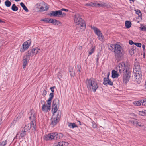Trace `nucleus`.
<instances>
[{"instance_id": "bf43d9fd", "label": "nucleus", "mask_w": 146, "mask_h": 146, "mask_svg": "<svg viewBox=\"0 0 146 146\" xmlns=\"http://www.w3.org/2000/svg\"><path fill=\"white\" fill-rule=\"evenodd\" d=\"M61 10V12H62V11H65L66 12H67V11H68V10L66 9H61V10Z\"/></svg>"}, {"instance_id": "39448f33", "label": "nucleus", "mask_w": 146, "mask_h": 146, "mask_svg": "<svg viewBox=\"0 0 146 146\" xmlns=\"http://www.w3.org/2000/svg\"><path fill=\"white\" fill-rule=\"evenodd\" d=\"M119 71H121L122 70H123L124 73L125 72L123 76V81L124 84H127L128 81V73H127V70L126 67L125 63L123 62L121 63L119 65Z\"/></svg>"}, {"instance_id": "4c0bfd02", "label": "nucleus", "mask_w": 146, "mask_h": 146, "mask_svg": "<svg viewBox=\"0 0 146 146\" xmlns=\"http://www.w3.org/2000/svg\"><path fill=\"white\" fill-rule=\"evenodd\" d=\"M98 39L100 41L102 42H103L104 41V38L103 35H102L98 37Z\"/></svg>"}, {"instance_id": "37998d69", "label": "nucleus", "mask_w": 146, "mask_h": 146, "mask_svg": "<svg viewBox=\"0 0 146 146\" xmlns=\"http://www.w3.org/2000/svg\"><path fill=\"white\" fill-rule=\"evenodd\" d=\"M131 70H130L128 68V80L130 78H131Z\"/></svg>"}, {"instance_id": "a878e982", "label": "nucleus", "mask_w": 146, "mask_h": 146, "mask_svg": "<svg viewBox=\"0 0 146 146\" xmlns=\"http://www.w3.org/2000/svg\"><path fill=\"white\" fill-rule=\"evenodd\" d=\"M115 46V44L113 45L111 44H108V47L109 49L110 50H111L113 51Z\"/></svg>"}, {"instance_id": "c85d7f7f", "label": "nucleus", "mask_w": 146, "mask_h": 146, "mask_svg": "<svg viewBox=\"0 0 146 146\" xmlns=\"http://www.w3.org/2000/svg\"><path fill=\"white\" fill-rule=\"evenodd\" d=\"M128 117H129L130 118L134 119H135L137 118L136 115L133 113H130Z\"/></svg>"}, {"instance_id": "603ef678", "label": "nucleus", "mask_w": 146, "mask_h": 146, "mask_svg": "<svg viewBox=\"0 0 146 146\" xmlns=\"http://www.w3.org/2000/svg\"><path fill=\"white\" fill-rule=\"evenodd\" d=\"M47 93V91L46 90H44L43 91L42 95L44 97H45V96L46 95Z\"/></svg>"}, {"instance_id": "473e14b6", "label": "nucleus", "mask_w": 146, "mask_h": 146, "mask_svg": "<svg viewBox=\"0 0 146 146\" xmlns=\"http://www.w3.org/2000/svg\"><path fill=\"white\" fill-rule=\"evenodd\" d=\"M116 60L117 62H119L122 59L121 55H115Z\"/></svg>"}, {"instance_id": "1a4fd4ad", "label": "nucleus", "mask_w": 146, "mask_h": 146, "mask_svg": "<svg viewBox=\"0 0 146 146\" xmlns=\"http://www.w3.org/2000/svg\"><path fill=\"white\" fill-rule=\"evenodd\" d=\"M29 118L31 120V123H32L33 125V129H35V128L36 127V116L34 113L32 112L31 113V116Z\"/></svg>"}, {"instance_id": "f03ea898", "label": "nucleus", "mask_w": 146, "mask_h": 146, "mask_svg": "<svg viewBox=\"0 0 146 146\" xmlns=\"http://www.w3.org/2000/svg\"><path fill=\"white\" fill-rule=\"evenodd\" d=\"M74 20L77 29L78 31L82 32L85 29L86 24L84 21L81 17L79 14H75Z\"/></svg>"}, {"instance_id": "2f4dec72", "label": "nucleus", "mask_w": 146, "mask_h": 146, "mask_svg": "<svg viewBox=\"0 0 146 146\" xmlns=\"http://www.w3.org/2000/svg\"><path fill=\"white\" fill-rule=\"evenodd\" d=\"M139 115L144 116L146 115V110H144V111H139Z\"/></svg>"}, {"instance_id": "4d7b16f0", "label": "nucleus", "mask_w": 146, "mask_h": 146, "mask_svg": "<svg viewBox=\"0 0 146 146\" xmlns=\"http://www.w3.org/2000/svg\"><path fill=\"white\" fill-rule=\"evenodd\" d=\"M131 22L129 21H128V28L130 27L131 26Z\"/></svg>"}, {"instance_id": "ea45409f", "label": "nucleus", "mask_w": 146, "mask_h": 146, "mask_svg": "<svg viewBox=\"0 0 146 146\" xmlns=\"http://www.w3.org/2000/svg\"><path fill=\"white\" fill-rule=\"evenodd\" d=\"M50 18H45L44 19H41V21H44V22L47 23H49Z\"/></svg>"}, {"instance_id": "49530a36", "label": "nucleus", "mask_w": 146, "mask_h": 146, "mask_svg": "<svg viewBox=\"0 0 146 146\" xmlns=\"http://www.w3.org/2000/svg\"><path fill=\"white\" fill-rule=\"evenodd\" d=\"M42 5V3H38L35 6L36 8H38L40 9V7H41Z\"/></svg>"}, {"instance_id": "f704fd0d", "label": "nucleus", "mask_w": 146, "mask_h": 146, "mask_svg": "<svg viewBox=\"0 0 146 146\" xmlns=\"http://www.w3.org/2000/svg\"><path fill=\"white\" fill-rule=\"evenodd\" d=\"M29 59L30 57L29 55H25L23 57V60H26L28 62Z\"/></svg>"}, {"instance_id": "774afa93", "label": "nucleus", "mask_w": 146, "mask_h": 146, "mask_svg": "<svg viewBox=\"0 0 146 146\" xmlns=\"http://www.w3.org/2000/svg\"><path fill=\"white\" fill-rule=\"evenodd\" d=\"M3 22H4L3 21L0 20V23H3Z\"/></svg>"}, {"instance_id": "5fc2aeb1", "label": "nucleus", "mask_w": 146, "mask_h": 146, "mask_svg": "<svg viewBox=\"0 0 146 146\" xmlns=\"http://www.w3.org/2000/svg\"><path fill=\"white\" fill-rule=\"evenodd\" d=\"M54 88H55V86L51 87L50 88V89L51 90V91H52V92L51 93H53L54 94Z\"/></svg>"}, {"instance_id": "c9c22d12", "label": "nucleus", "mask_w": 146, "mask_h": 146, "mask_svg": "<svg viewBox=\"0 0 146 146\" xmlns=\"http://www.w3.org/2000/svg\"><path fill=\"white\" fill-rule=\"evenodd\" d=\"M5 4L6 6L9 7L11 5V3L8 0H6L5 2Z\"/></svg>"}, {"instance_id": "338daca9", "label": "nucleus", "mask_w": 146, "mask_h": 146, "mask_svg": "<svg viewBox=\"0 0 146 146\" xmlns=\"http://www.w3.org/2000/svg\"><path fill=\"white\" fill-rule=\"evenodd\" d=\"M142 47H143V49H144L145 48V46L144 45H143L142 46Z\"/></svg>"}, {"instance_id": "bb28decb", "label": "nucleus", "mask_w": 146, "mask_h": 146, "mask_svg": "<svg viewBox=\"0 0 146 146\" xmlns=\"http://www.w3.org/2000/svg\"><path fill=\"white\" fill-rule=\"evenodd\" d=\"M135 12L138 15L139 17H140V18L141 19L142 13L140 11L137 9V10H135Z\"/></svg>"}, {"instance_id": "e433bc0d", "label": "nucleus", "mask_w": 146, "mask_h": 146, "mask_svg": "<svg viewBox=\"0 0 146 146\" xmlns=\"http://www.w3.org/2000/svg\"><path fill=\"white\" fill-rule=\"evenodd\" d=\"M109 80V78H104V85H107L108 84V81Z\"/></svg>"}, {"instance_id": "4468645a", "label": "nucleus", "mask_w": 146, "mask_h": 146, "mask_svg": "<svg viewBox=\"0 0 146 146\" xmlns=\"http://www.w3.org/2000/svg\"><path fill=\"white\" fill-rule=\"evenodd\" d=\"M133 104L135 106H140L141 104L143 106L146 105V99L144 100H139L133 102Z\"/></svg>"}, {"instance_id": "dca6fc26", "label": "nucleus", "mask_w": 146, "mask_h": 146, "mask_svg": "<svg viewBox=\"0 0 146 146\" xmlns=\"http://www.w3.org/2000/svg\"><path fill=\"white\" fill-rule=\"evenodd\" d=\"M92 29L94 30V33L97 35L98 37L102 35L100 31L96 27H92Z\"/></svg>"}, {"instance_id": "0eeeda50", "label": "nucleus", "mask_w": 146, "mask_h": 146, "mask_svg": "<svg viewBox=\"0 0 146 146\" xmlns=\"http://www.w3.org/2000/svg\"><path fill=\"white\" fill-rule=\"evenodd\" d=\"M128 123H131L137 127H141V129L145 131H146V126L144 125V124L142 122H139L137 120H132L128 121Z\"/></svg>"}, {"instance_id": "79ce46f5", "label": "nucleus", "mask_w": 146, "mask_h": 146, "mask_svg": "<svg viewBox=\"0 0 146 146\" xmlns=\"http://www.w3.org/2000/svg\"><path fill=\"white\" fill-rule=\"evenodd\" d=\"M50 20L49 23H51L55 25L56 23V19H50Z\"/></svg>"}, {"instance_id": "20e7f679", "label": "nucleus", "mask_w": 146, "mask_h": 146, "mask_svg": "<svg viewBox=\"0 0 146 146\" xmlns=\"http://www.w3.org/2000/svg\"><path fill=\"white\" fill-rule=\"evenodd\" d=\"M63 136V134L60 133H53L45 135L44 139L46 140H57L62 138Z\"/></svg>"}, {"instance_id": "7ed1b4c3", "label": "nucleus", "mask_w": 146, "mask_h": 146, "mask_svg": "<svg viewBox=\"0 0 146 146\" xmlns=\"http://www.w3.org/2000/svg\"><path fill=\"white\" fill-rule=\"evenodd\" d=\"M86 83L88 89L95 92L98 87V84L96 80L93 78L87 79Z\"/></svg>"}, {"instance_id": "c756f323", "label": "nucleus", "mask_w": 146, "mask_h": 146, "mask_svg": "<svg viewBox=\"0 0 146 146\" xmlns=\"http://www.w3.org/2000/svg\"><path fill=\"white\" fill-rule=\"evenodd\" d=\"M11 9L13 11H16L18 10V8L15 4H13L11 7Z\"/></svg>"}, {"instance_id": "cd10ccee", "label": "nucleus", "mask_w": 146, "mask_h": 146, "mask_svg": "<svg viewBox=\"0 0 146 146\" xmlns=\"http://www.w3.org/2000/svg\"><path fill=\"white\" fill-rule=\"evenodd\" d=\"M20 5L22 7L23 9L26 12L28 11V9L23 2L21 3H20Z\"/></svg>"}, {"instance_id": "6e6d98bb", "label": "nucleus", "mask_w": 146, "mask_h": 146, "mask_svg": "<svg viewBox=\"0 0 146 146\" xmlns=\"http://www.w3.org/2000/svg\"><path fill=\"white\" fill-rule=\"evenodd\" d=\"M129 43L130 45H132L133 44H134L135 43L133 42L132 40H130L129 41Z\"/></svg>"}, {"instance_id": "58836bf2", "label": "nucleus", "mask_w": 146, "mask_h": 146, "mask_svg": "<svg viewBox=\"0 0 146 146\" xmlns=\"http://www.w3.org/2000/svg\"><path fill=\"white\" fill-rule=\"evenodd\" d=\"M28 62V61L26 60H23V69H25L26 68Z\"/></svg>"}, {"instance_id": "412c9836", "label": "nucleus", "mask_w": 146, "mask_h": 146, "mask_svg": "<svg viewBox=\"0 0 146 146\" xmlns=\"http://www.w3.org/2000/svg\"><path fill=\"white\" fill-rule=\"evenodd\" d=\"M119 74L117 72L114 70H113L112 72V77L114 78H117L118 77Z\"/></svg>"}, {"instance_id": "052dcab7", "label": "nucleus", "mask_w": 146, "mask_h": 146, "mask_svg": "<svg viewBox=\"0 0 146 146\" xmlns=\"http://www.w3.org/2000/svg\"><path fill=\"white\" fill-rule=\"evenodd\" d=\"M125 25L126 28H128V21H126L125 22Z\"/></svg>"}, {"instance_id": "a18cd8bd", "label": "nucleus", "mask_w": 146, "mask_h": 146, "mask_svg": "<svg viewBox=\"0 0 146 146\" xmlns=\"http://www.w3.org/2000/svg\"><path fill=\"white\" fill-rule=\"evenodd\" d=\"M77 68H78L77 72L78 73V74H79L80 72L81 67L80 65H78L77 66Z\"/></svg>"}, {"instance_id": "423d86ee", "label": "nucleus", "mask_w": 146, "mask_h": 146, "mask_svg": "<svg viewBox=\"0 0 146 146\" xmlns=\"http://www.w3.org/2000/svg\"><path fill=\"white\" fill-rule=\"evenodd\" d=\"M61 112L58 111L57 112V114L53 116L51 119V124L53 125H56L59 121L61 116Z\"/></svg>"}, {"instance_id": "a19ab883", "label": "nucleus", "mask_w": 146, "mask_h": 146, "mask_svg": "<svg viewBox=\"0 0 146 146\" xmlns=\"http://www.w3.org/2000/svg\"><path fill=\"white\" fill-rule=\"evenodd\" d=\"M95 50V48L93 47L91 48L90 50H89V53L90 54H92Z\"/></svg>"}, {"instance_id": "7c9ffc66", "label": "nucleus", "mask_w": 146, "mask_h": 146, "mask_svg": "<svg viewBox=\"0 0 146 146\" xmlns=\"http://www.w3.org/2000/svg\"><path fill=\"white\" fill-rule=\"evenodd\" d=\"M42 110L43 111H48V110L47 108V106H46L45 104L43 105L42 107Z\"/></svg>"}, {"instance_id": "f8f14e48", "label": "nucleus", "mask_w": 146, "mask_h": 146, "mask_svg": "<svg viewBox=\"0 0 146 146\" xmlns=\"http://www.w3.org/2000/svg\"><path fill=\"white\" fill-rule=\"evenodd\" d=\"M95 3L96 4L95 7H110V6L108 4L105 3L103 2L100 1H95Z\"/></svg>"}, {"instance_id": "f257e3e1", "label": "nucleus", "mask_w": 146, "mask_h": 146, "mask_svg": "<svg viewBox=\"0 0 146 146\" xmlns=\"http://www.w3.org/2000/svg\"><path fill=\"white\" fill-rule=\"evenodd\" d=\"M135 68L133 70L134 74V82L139 84L142 80V72L140 65L139 63L135 62L134 64Z\"/></svg>"}, {"instance_id": "9d476101", "label": "nucleus", "mask_w": 146, "mask_h": 146, "mask_svg": "<svg viewBox=\"0 0 146 146\" xmlns=\"http://www.w3.org/2000/svg\"><path fill=\"white\" fill-rule=\"evenodd\" d=\"M62 14L61 10L51 11L50 13V17H59Z\"/></svg>"}, {"instance_id": "e2e57ef3", "label": "nucleus", "mask_w": 146, "mask_h": 146, "mask_svg": "<svg viewBox=\"0 0 146 146\" xmlns=\"http://www.w3.org/2000/svg\"><path fill=\"white\" fill-rule=\"evenodd\" d=\"M41 104H42L43 105H44V104H45V102L44 100H43L42 101V100H41Z\"/></svg>"}, {"instance_id": "09e8293b", "label": "nucleus", "mask_w": 146, "mask_h": 146, "mask_svg": "<svg viewBox=\"0 0 146 146\" xmlns=\"http://www.w3.org/2000/svg\"><path fill=\"white\" fill-rule=\"evenodd\" d=\"M134 45L139 47H141L142 45L141 43H135Z\"/></svg>"}, {"instance_id": "680f3d73", "label": "nucleus", "mask_w": 146, "mask_h": 146, "mask_svg": "<svg viewBox=\"0 0 146 146\" xmlns=\"http://www.w3.org/2000/svg\"><path fill=\"white\" fill-rule=\"evenodd\" d=\"M96 127H97V125L95 123L93 124L92 127L94 128H96Z\"/></svg>"}, {"instance_id": "72a5a7b5", "label": "nucleus", "mask_w": 146, "mask_h": 146, "mask_svg": "<svg viewBox=\"0 0 146 146\" xmlns=\"http://www.w3.org/2000/svg\"><path fill=\"white\" fill-rule=\"evenodd\" d=\"M7 141L6 140L1 141L0 142V146H5L7 144Z\"/></svg>"}, {"instance_id": "8fccbe9b", "label": "nucleus", "mask_w": 146, "mask_h": 146, "mask_svg": "<svg viewBox=\"0 0 146 146\" xmlns=\"http://www.w3.org/2000/svg\"><path fill=\"white\" fill-rule=\"evenodd\" d=\"M129 86L131 88H134L136 86V84L135 83H133V84L130 83L129 84Z\"/></svg>"}, {"instance_id": "9b49d317", "label": "nucleus", "mask_w": 146, "mask_h": 146, "mask_svg": "<svg viewBox=\"0 0 146 146\" xmlns=\"http://www.w3.org/2000/svg\"><path fill=\"white\" fill-rule=\"evenodd\" d=\"M123 50L121 46L118 44H115V46L113 52L115 54H119L122 53Z\"/></svg>"}, {"instance_id": "b1692460", "label": "nucleus", "mask_w": 146, "mask_h": 146, "mask_svg": "<svg viewBox=\"0 0 146 146\" xmlns=\"http://www.w3.org/2000/svg\"><path fill=\"white\" fill-rule=\"evenodd\" d=\"M46 102V106H47V107L48 108V110H50V107L51 106L52 100L48 99L47 100Z\"/></svg>"}, {"instance_id": "69168bd1", "label": "nucleus", "mask_w": 146, "mask_h": 146, "mask_svg": "<svg viewBox=\"0 0 146 146\" xmlns=\"http://www.w3.org/2000/svg\"><path fill=\"white\" fill-rule=\"evenodd\" d=\"M135 0H129V1H130V3H131V2H134Z\"/></svg>"}, {"instance_id": "864d4df0", "label": "nucleus", "mask_w": 146, "mask_h": 146, "mask_svg": "<svg viewBox=\"0 0 146 146\" xmlns=\"http://www.w3.org/2000/svg\"><path fill=\"white\" fill-rule=\"evenodd\" d=\"M108 84H109L110 85H112L113 84V82H111L110 80H109Z\"/></svg>"}, {"instance_id": "13d9d810", "label": "nucleus", "mask_w": 146, "mask_h": 146, "mask_svg": "<svg viewBox=\"0 0 146 146\" xmlns=\"http://www.w3.org/2000/svg\"><path fill=\"white\" fill-rule=\"evenodd\" d=\"M22 114L21 113H19L18 114V117H17V118H20L21 117Z\"/></svg>"}, {"instance_id": "6e6552de", "label": "nucleus", "mask_w": 146, "mask_h": 146, "mask_svg": "<svg viewBox=\"0 0 146 146\" xmlns=\"http://www.w3.org/2000/svg\"><path fill=\"white\" fill-rule=\"evenodd\" d=\"M31 43V40H29L25 42L22 44V48L20 49L21 52H23L27 50L30 46Z\"/></svg>"}, {"instance_id": "de8ad7c7", "label": "nucleus", "mask_w": 146, "mask_h": 146, "mask_svg": "<svg viewBox=\"0 0 146 146\" xmlns=\"http://www.w3.org/2000/svg\"><path fill=\"white\" fill-rule=\"evenodd\" d=\"M140 29L142 31H146V27L142 25L141 26V27H140Z\"/></svg>"}, {"instance_id": "aec40b11", "label": "nucleus", "mask_w": 146, "mask_h": 146, "mask_svg": "<svg viewBox=\"0 0 146 146\" xmlns=\"http://www.w3.org/2000/svg\"><path fill=\"white\" fill-rule=\"evenodd\" d=\"M68 144L67 142L64 141L59 142L58 144H55L54 146H68Z\"/></svg>"}, {"instance_id": "c03bdc74", "label": "nucleus", "mask_w": 146, "mask_h": 146, "mask_svg": "<svg viewBox=\"0 0 146 146\" xmlns=\"http://www.w3.org/2000/svg\"><path fill=\"white\" fill-rule=\"evenodd\" d=\"M54 94L51 93H50L49 94V99L52 100L54 96Z\"/></svg>"}, {"instance_id": "5701e85b", "label": "nucleus", "mask_w": 146, "mask_h": 146, "mask_svg": "<svg viewBox=\"0 0 146 146\" xmlns=\"http://www.w3.org/2000/svg\"><path fill=\"white\" fill-rule=\"evenodd\" d=\"M95 2H90L88 3H87L84 5L86 7H95Z\"/></svg>"}, {"instance_id": "f3484780", "label": "nucleus", "mask_w": 146, "mask_h": 146, "mask_svg": "<svg viewBox=\"0 0 146 146\" xmlns=\"http://www.w3.org/2000/svg\"><path fill=\"white\" fill-rule=\"evenodd\" d=\"M48 8L49 6L48 5L44 3H42L40 7V11H46L48 9Z\"/></svg>"}, {"instance_id": "4be33fe9", "label": "nucleus", "mask_w": 146, "mask_h": 146, "mask_svg": "<svg viewBox=\"0 0 146 146\" xmlns=\"http://www.w3.org/2000/svg\"><path fill=\"white\" fill-rule=\"evenodd\" d=\"M68 126L70 128H73L78 127V126L76 124L74 123H68Z\"/></svg>"}, {"instance_id": "6ab92c4d", "label": "nucleus", "mask_w": 146, "mask_h": 146, "mask_svg": "<svg viewBox=\"0 0 146 146\" xmlns=\"http://www.w3.org/2000/svg\"><path fill=\"white\" fill-rule=\"evenodd\" d=\"M58 106H52V111L53 113V116H54L55 115L57 114V112L58 111Z\"/></svg>"}, {"instance_id": "3c124183", "label": "nucleus", "mask_w": 146, "mask_h": 146, "mask_svg": "<svg viewBox=\"0 0 146 146\" xmlns=\"http://www.w3.org/2000/svg\"><path fill=\"white\" fill-rule=\"evenodd\" d=\"M61 25V23L59 21L56 20L55 25Z\"/></svg>"}, {"instance_id": "a211bd4d", "label": "nucleus", "mask_w": 146, "mask_h": 146, "mask_svg": "<svg viewBox=\"0 0 146 146\" xmlns=\"http://www.w3.org/2000/svg\"><path fill=\"white\" fill-rule=\"evenodd\" d=\"M27 132L26 131L24 130L22 128L21 131L19 133H18L17 135V136L18 135H19V137H21V138L23 137H24L27 134Z\"/></svg>"}, {"instance_id": "ddd939ff", "label": "nucleus", "mask_w": 146, "mask_h": 146, "mask_svg": "<svg viewBox=\"0 0 146 146\" xmlns=\"http://www.w3.org/2000/svg\"><path fill=\"white\" fill-rule=\"evenodd\" d=\"M40 49L38 48H34L31 50H29L28 52V54L36 55L39 54L40 52Z\"/></svg>"}, {"instance_id": "2eb2a0df", "label": "nucleus", "mask_w": 146, "mask_h": 146, "mask_svg": "<svg viewBox=\"0 0 146 146\" xmlns=\"http://www.w3.org/2000/svg\"><path fill=\"white\" fill-rule=\"evenodd\" d=\"M36 127L35 128V129H33V125L31 123H29L26 125L23 128V129L26 131V132L31 129L32 130L35 131V130Z\"/></svg>"}, {"instance_id": "0e129e2a", "label": "nucleus", "mask_w": 146, "mask_h": 146, "mask_svg": "<svg viewBox=\"0 0 146 146\" xmlns=\"http://www.w3.org/2000/svg\"><path fill=\"white\" fill-rule=\"evenodd\" d=\"M110 73H108V75H107V77L106 78L109 79V76H110Z\"/></svg>"}, {"instance_id": "393cba45", "label": "nucleus", "mask_w": 146, "mask_h": 146, "mask_svg": "<svg viewBox=\"0 0 146 146\" xmlns=\"http://www.w3.org/2000/svg\"><path fill=\"white\" fill-rule=\"evenodd\" d=\"M59 100L58 99H55L53 101L52 106H58L59 104Z\"/></svg>"}]
</instances>
